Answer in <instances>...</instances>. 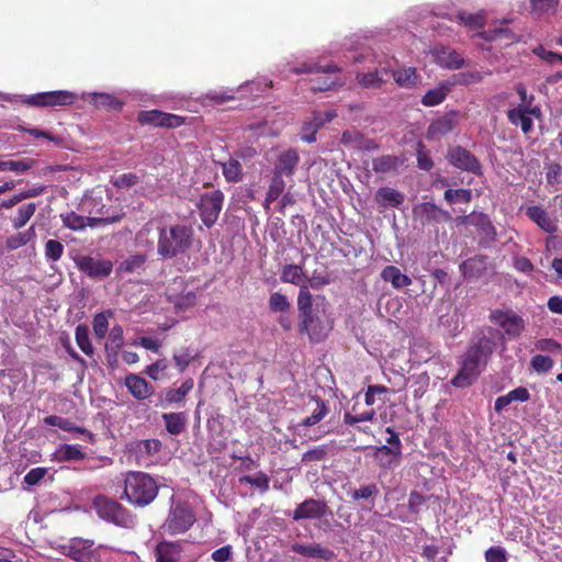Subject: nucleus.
Returning a JSON list of instances; mask_svg holds the SVG:
<instances>
[{"instance_id": "obj_1", "label": "nucleus", "mask_w": 562, "mask_h": 562, "mask_svg": "<svg viewBox=\"0 0 562 562\" xmlns=\"http://www.w3.org/2000/svg\"><path fill=\"white\" fill-rule=\"evenodd\" d=\"M155 231L158 233L157 255L161 259L178 258L192 247L194 232L191 225L176 223L156 226L154 220L146 222L136 233V243L139 246L153 247Z\"/></svg>"}, {"instance_id": "obj_2", "label": "nucleus", "mask_w": 562, "mask_h": 562, "mask_svg": "<svg viewBox=\"0 0 562 562\" xmlns=\"http://www.w3.org/2000/svg\"><path fill=\"white\" fill-rule=\"evenodd\" d=\"M493 353V342L486 337L471 346L464 355L459 372L452 378L451 384L456 387L470 386L480 375L481 369L486 364Z\"/></svg>"}, {"instance_id": "obj_3", "label": "nucleus", "mask_w": 562, "mask_h": 562, "mask_svg": "<svg viewBox=\"0 0 562 562\" xmlns=\"http://www.w3.org/2000/svg\"><path fill=\"white\" fill-rule=\"evenodd\" d=\"M159 485L145 472L130 471L124 480V496L134 506L149 505L157 496Z\"/></svg>"}, {"instance_id": "obj_4", "label": "nucleus", "mask_w": 562, "mask_h": 562, "mask_svg": "<svg viewBox=\"0 0 562 562\" xmlns=\"http://www.w3.org/2000/svg\"><path fill=\"white\" fill-rule=\"evenodd\" d=\"M93 506L98 516L108 522L124 528H132L135 525V516L114 499L104 495H97L93 499Z\"/></svg>"}, {"instance_id": "obj_5", "label": "nucleus", "mask_w": 562, "mask_h": 562, "mask_svg": "<svg viewBox=\"0 0 562 562\" xmlns=\"http://www.w3.org/2000/svg\"><path fill=\"white\" fill-rule=\"evenodd\" d=\"M76 268L91 280L101 281L111 276L114 265L112 260L101 256L77 255L74 257Z\"/></svg>"}, {"instance_id": "obj_6", "label": "nucleus", "mask_w": 562, "mask_h": 562, "mask_svg": "<svg viewBox=\"0 0 562 562\" xmlns=\"http://www.w3.org/2000/svg\"><path fill=\"white\" fill-rule=\"evenodd\" d=\"M390 437L386 439L387 445L376 447L373 452V459L383 470H390L397 467L402 458V442L398 434L392 428L386 427Z\"/></svg>"}, {"instance_id": "obj_7", "label": "nucleus", "mask_w": 562, "mask_h": 562, "mask_svg": "<svg viewBox=\"0 0 562 562\" xmlns=\"http://www.w3.org/2000/svg\"><path fill=\"white\" fill-rule=\"evenodd\" d=\"M224 193L221 190H214L203 193L198 203L196 209L201 222L207 228L215 225L224 204Z\"/></svg>"}, {"instance_id": "obj_8", "label": "nucleus", "mask_w": 562, "mask_h": 562, "mask_svg": "<svg viewBox=\"0 0 562 562\" xmlns=\"http://www.w3.org/2000/svg\"><path fill=\"white\" fill-rule=\"evenodd\" d=\"M195 514L187 502L177 503L166 520L167 531L175 536L187 532L195 522Z\"/></svg>"}, {"instance_id": "obj_9", "label": "nucleus", "mask_w": 562, "mask_h": 562, "mask_svg": "<svg viewBox=\"0 0 562 562\" xmlns=\"http://www.w3.org/2000/svg\"><path fill=\"white\" fill-rule=\"evenodd\" d=\"M490 321L501 327L509 338H517L525 330V321L513 310H494Z\"/></svg>"}, {"instance_id": "obj_10", "label": "nucleus", "mask_w": 562, "mask_h": 562, "mask_svg": "<svg viewBox=\"0 0 562 562\" xmlns=\"http://www.w3.org/2000/svg\"><path fill=\"white\" fill-rule=\"evenodd\" d=\"M65 227L71 231H82L86 227H97L99 225H108L117 223L123 218V214L106 215L103 217L82 216L71 211L60 215Z\"/></svg>"}, {"instance_id": "obj_11", "label": "nucleus", "mask_w": 562, "mask_h": 562, "mask_svg": "<svg viewBox=\"0 0 562 562\" xmlns=\"http://www.w3.org/2000/svg\"><path fill=\"white\" fill-rule=\"evenodd\" d=\"M541 115V109L538 105L530 106V104H518L507 111L509 123L520 126L524 134H529L533 130L532 117L540 119Z\"/></svg>"}, {"instance_id": "obj_12", "label": "nucleus", "mask_w": 562, "mask_h": 562, "mask_svg": "<svg viewBox=\"0 0 562 562\" xmlns=\"http://www.w3.org/2000/svg\"><path fill=\"white\" fill-rule=\"evenodd\" d=\"M448 161L456 168L474 175L482 173V166L479 159L462 146L450 148L447 154Z\"/></svg>"}, {"instance_id": "obj_13", "label": "nucleus", "mask_w": 562, "mask_h": 562, "mask_svg": "<svg viewBox=\"0 0 562 562\" xmlns=\"http://www.w3.org/2000/svg\"><path fill=\"white\" fill-rule=\"evenodd\" d=\"M92 546L91 540L72 539L69 544L63 546V553L77 562H100V555Z\"/></svg>"}, {"instance_id": "obj_14", "label": "nucleus", "mask_w": 562, "mask_h": 562, "mask_svg": "<svg viewBox=\"0 0 562 562\" xmlns=\"http://www.w3.org/2000/svg\"><path fill=\"white\" fill-rule=\"evenodd\" d=\"M413 215L423 225L440 222H449L451 215L431 202H423L413 207Z\"/></svg>"}, {"instance_id": "obj_15", "label": "nucleus", "mask_w": 562, "mask_h": 562, "mask_svg": "<svg viewBox=\"0 0 562 562\" xmlns=\"http://www.w3.org/2000/svg\"><path fill=\"white\" fill-rule=\"evenodd\" d=\"M328 505L325 501L307 498L296 506L293 510L292 519L294 521L303 519H319L328 512Z\"/></svg>"}, {"instance_id": "obj_16", "label": "nucleus", "mask_w": 562, "mask_h": 562, "mask_svg": "<svg viewBox=\"0 0 562 562\" xmlns=\"http://www.w3.org/2000/svg\"><path fill=\"white\" fill-rule=\"evenodd\" d=\"M300 334H307L312 341H321L325 338L326 333L323 330L321 319L313 313V310L299 312Z\"/></svg>"}, {"instance_id": "obj_17", "label": "nucleus", "mask_w": 562, "mask_h": 562, "mask_svg": "<svg viewBox=\"0 0 562 562\" xmlns=\"http://www.w3.org/2000/svg\"><path fill=\"white\" fill-rule=\"evenodd\" d=\"M526 216L540 229L548 234H555L559 231L558 220L552 217L542 205H531L525 210Z\"/></svg>"}, {"instance_id": "obj_18", "label": "nucleus", "mask_w": 562, "mask_h": 562, "mask_svg": "<svg viewBox=\"0 0 562 562\" xmlns=\"http://www.w3.org/2000/svg\"><path fill=\"white\" fill-rule=\"evenodd\" d=\"M299 164V151L294 148L285 149L277 156L272 173L279 175L281 177L291 178L294 176Z\"/></svg>"}, {"instance_id": "obj_19", "label": "nucleus", "mask_w": 562, "mask_h": 562, "mask_svg": "<svg viewBox=\"0 0 562 562\" xmlns=\"http://www.w3.org/2000/svg\"><path fill=\"white\" fill-rule=\"evenodd\" d=\"M456 124V113H446L429 124L426 137L429 140H437L451 133L454 130Z\"/></svg>"}, {"instance_id": "obj_20", "label": "nucleus", "mask_w": 562, "mask_h": 562, "mask_svg": "<svg viewBox=\"0 0 562 562\" xmlns=\"http://www.w3.org/2000/svg\"><path fill=\"white\" fill-rule=\"evenodd\" d=\"M162 443L158 439H140L132 441L128 445V451L133 453L138 461L150 458L160 452Z\"/></svg>"}, {"instance_id": "obj_21", "label": "nucleus", "mask_w": 562, "mask_h": 562, "mask_svg": "<svg viewBox=\"0 0 562 562\" xmlns=\"http://www.w3.org/2000/svg\"><path fill=\"white\" fill-rule=\"evenodd\" d=\"M291 550L304 558H316L324 561H330L335 557V553L330 549L324 548L319 543L303 544L295 542L291 546Z\"/></svg>"}, {"instance_id": "obj_22", "label": "nucleus", "mask_w": 562, "mask_h": 562, "mask_svg": "<svg viewBox=\"0 0 562 562\" xmlns=\"http://www.w3.org/2000/svg\"><path fill=\"white\" fill-rule=\"evenodd\" d=\"M182 551L180 542L161 541L155 548L156 562H179Z\"/></svg>"}, {"instance_id": "obj_23", "label": "nucleus", "mask_w": 562, "mask_h": 562, "mask_svg": "<svg viewBox=\"0 0 562 562\" xmlns=\"http://www.w3.org/2000/svg\"><path fill=\"white\" fill-rule=\"evenodd\" d=\"M390 78V70L386 68L375 69L374 71L357 72L358 83L366 89H379Z\"/></svg>"}, {"instance_id": "obj_24", "label": "nucleus", "mask_w": 562, "mask_h": 562, "mask_svg": "<svg viewBox=\"0 0 562 562\" xmlns=\"http://www.w3.org/2000/svg\"><path fill=\"white\" fill-rule=\"evenodd\" d=\"M125 386L136 400H146L153 394V387L142 376L130 373L125 378Z\"/></svg>"}, {"instance_id": "obj_25", "label": "nucleus", "mask_w": 562, "mask_h": 562, "mask_svg": "<svg viewBox=\"0 0 562 562\" xmlns=\"http://www.w3.org/2000/svg\"><path fill=\"white\" fill-rule=\"evenodd\" d=\"M375 201L382 207H397L404 202V194L393 188L382 187L375 193Z\"/></svg>"}, {"instance_id": "obj_26", "label": "nucleus", "mask_w": 562, "mask_h": 562, "mask_svg": "<svg viewBox=\"0 0 562 562\" xmlns=\"http://www.w3.org/2000/svg\"><path fill=\"white\" fill-rule=\"evenodd\" d=\"M162 419L165 422L166 430L172 435L178 436L186 430L188 418L186 413L177 412V413H165L162 414Z\"/></svg>"}, {"instance_id": "obj_27", "label": "nucleus", "mask_w": 562, "mask_h": 562, "mask_svg": "<svg viewBox=\"0 0 562 562\" xmlns=\"http://www.w3.org/2000/svg\"><path fill=\"white\" fill-rule=\"evenodd\" d=\"M381 278L385 282H391L395 289H402L412 284V279L407 274L402 273L395 266H386L381 272Z\"/></svg>"}, {"instance_id": "obj_28", "label": "nucleus", "mask_w": 562, "mask_h": 562, "mask_svg": "<svg viewBox=\"0 0 562 562\" xmlns=\"http://www.w3.org/2000/svg\"><path fill=\"white\" fill-rule=\"evenodd\" d=\"M380 491L375 483L360 485L351 492H348L350 498L355 502L364 501L370 504L368 507L371 509L374 506V499L379 495Z\"/></svg>"}, {"instance_id": "obj_29", "label": "nucleus", "mask_w": 562, "mask_h": 562, "mask_svg": "<svg viewBox=\"0 0 562 562\" xmlns=\"http://www.w3.org/2000/svg\"><path fill=\"white\" fill-rule=\"evenodd\" d=\"M220 166L227 182L237 183L243 181L244 169L238 159L231 157L227 161L220 162Z\"/></svg>"}, {"instance_id": "obj_30", "label": "nucleus", "mask_w": 562, "mask_h": 562, "mask_svg": "<svg viewBox=\"0 0 562 562\" xmlns=\"http://www.w3.org/2000/svg\"><path fill=\"white\" fill-rule=\"evenodd\" d=\"M86 453L77 445H60L54 452V460L58 462L80 461Z\"/></svg>"}, {"instance_id": "obj_31", "label": "nucleus", "mask_w": 562, "mask_h": 562, "mask_svg": "<svg viewBox=\"0 0 562 562\" xmlns=\"http://www.w3.org/2000/svg\"><path fill=\"white\" fill-rule=\"evenodd\" d=\"M312 401L315 407L310 416L299 423V427H312L318 424L329 413V408L324 400L321 397H312Z\"/></svg>"}, {"instance_id": "obj_32", "label": "nucleus", "mask_w": 562, "mask_h": 562, "mask_svg": "<svg viewBox=\"0 0 562 562\" xmlns=\"http://www.w3.org/2000/svg\"><path fill=\"white\" fill-rule=\"evenodd\" d=\"M280 279L284 283H291L300 288L302 284H306L303 267L300 265H285Z\"/></svg>"}, {"instance_id": "obj_33", "label": "nucleus", "mask_w": 562, "mask_h": 562, "mask_svg": "<svg viewBox=\"0 0 562 562\" xmlns=\"http://www.w3.org/2000/svg\"><path fill=\"white\" fill-rule=\"evenodd\" d=\"M400 165L401 160L395 155H382L372 160V169L376 173L395 171Z\"/></svg>"}, {"instance_id": "obj_34", "label": "nucleus", "mask_w": 562, "mask_h": 562, "mask_svg": "<svg viewBox=\"0 0 562 562\" xmlns=\"http://www.w3.org/2000/svg\"><path fill=\"white\" fill-rule=\"evenodd\" d=\"M92 103L97 108L105 109V110H113V111H121L123 108V102L119 100L116 97L104 93V92H94L91 95Z\"/></svg>"}, {"instance_id": "obj_35", "label": "nucleus", "mask_w": 562, "mask_h": 562, "mask_svg": "<svg viewBox=\"0 0 562 562\" xmlns=\"http://www.w3.org/2000/svg\"><path fill=\"white\" fill-rule=\"evenodd\" d=\"M124 344L123 328L120 325L112 327L109 334L108 341L105 344V351L108 358L117 356L119 350Z\"/></svg>"}, {"instance_id": "obj_36", "label": "nucleus", "mask_w": 562, "mask_h": 562, "mask_svg": "<svg viewBox=\"0 0 562 562\" xmlns=\"http://www.w3.org/2000/svg\"><path fill=\"white\" fill-rule=\"evenodd\" d=\"M192 379H187L178 389H169L165 394V402L168 404H179L183 402L187 394L193 389Z\"/></svg>"}, {"instance_id": "obj_37", "label": "nucleus", "mask_w": 562, "mask_h": 562, "mask_svg": "<svg viewBox=\"0 0 562 562\" xmlns=\"http://www.w3.org/2000/svg\"><path fill=\"white\" fill-rule=\"evenodd\" d=\"M147 261V256L144 254H134L123 260L119 267V273H134L140 270Z\"/></svg>"}, {"instance_id": "obj_38", "label": "nucleus", "mask_w": 562, "mask_h": 562, "mask_svg": "<svg viewBox=\"0 0 562 562\" xmlns=\"http://www.w3.org/2000/svg\"><path fill=\"white\" fill-rule=\"evenodd\" d=\"M334 72L326 74L325 77H316L310 80L311 90L313 92H324L336 89L338 86H341L338 77H331Z\"/></svg>"}, {"instance_id": "obj_39", "label": "nucleus", "mask_w": 562, "mask_h": 562, "mask_svg": "<svg viewBox=\"0 0 562 562\" xmlns=\"http://www.w3.org/2000/svg\"><path fill=\"white\" fill-rule=\"evenodd\" d=\"M438 63L441 67L447 69H460L464 65V59L457 50L443 49L438 55Z\"/></svg>"}, {"instance_id": "obj_40", "label": "nucleus", "mask_w": 562, "mask_h": 562, "mask_svg": "<svg viewBox=\"0 0 562 562\" xmlns=\"http://www.w3.org/2000/svg\"><path fill=\"white\" fill-rule=\"evenodd\" d=\"M235 100L234 93L228 91H209L201 94L200 101L203 105H222L225 102Z\"/></svg>"}, {"instance_id": "obj_41", "label": "nucleus", "mask_w": 562, "mask_h": 562, "mask_svg": "<svg viewBox=\"0 0 562 562\" xmlns=\"http://www.w3.org/2000/svg\"><path fill=\"white\" fill-rule=\"evenodd\" d=\"M390 76H392L395 82L403 88H412L417 82L416 69L413 67L401 69L397 71L390 70Z\"/></svg>"}, {"instance_id": "obj_42", "label": "nucleus", "mask_w": 562, "mask_h": 562, "mask_svg": "<svg viewBox=\"0 0 562 562\" xmlns=\"http://www.w3.org/2000/svg\"><path fill=\"white\" fill-rule=\"evenodd\" d=\"M328 445H319L312 449H308L306 452L302 454L301 463L305 465H310L316 462H321L327 459L329 453Z\"/></svg>"}, {"instance_id": "obj_43", "label": "nucleus", "mask_w": 562, "mask_h": 562, "mask_svg": "<svg viewBox=\"0 0 562 562\" xmlns=\"http://www.w3.org/2000/svg\"><path fill=\"white\" fill-rule=\"evenodd\" d=\"M35 228L32 225L29 229L10 236L5 241V247L8 250L19 249L20 247L26 245L29 241L35 238Z\"/></svg>"}, {"instance_id": "obj_44", "label": "nucleus", "mask_w": 562, "mask_h": 562, "mask_svg": "<svg viewBox=\"0 0 562 562\" xmlns=\"http://www.w3.org/2000/svg\"><path fill=\"white\" fill-rule=\"evenodd\" d=\"M164 119L165 112L159 110L139 111L137 113V122L140 125L164 127Z\"/></svg>"}, {"instance_id": "obj_45", "label": "nucleus", "mask_w": 562, "mask_h": 562, "mask_svg": "<svg viewBox=\"0 0 562 562\" xmlns=\"http://www.w3.org/2000/svg\"><path fill=\"white\" fill-rule=\"evenodd\" d=\"M292 72L295 75L301 74H330V72H339V68L336 65H327L322 67L315 63H303L300 66H296L292 69Z\"/></svg>"}, {"instance_id": "obj_46", "label": "nucleus", "mask_w": 562, "mask_h": 562, "mask_svg": "<svg viewBox=\"0 0 562 562\" xmlns=\"http://www.w3.org/2000/svg\"><path fill=\"white\" fill-rule=\"evenodd\" d=\"M36 211V204L34 202L25 203L18 210V214L12 218V226L15 229H20L26 225Z\"/></svg>"}, {"instance_id": "obj_47", "label": "nucleus", "mask_w": 562, "mask_h": 562, "mask_svg": "<svg viewBox=\"0 0 562 562\" xmlns=\"http://www.w3.org/2000/svg\"><path fill=\"white\" fill-rule=\"evenodd\" d=\"M50 108L67 106L75 103L77 97L67 90L48 91Z\"/></svg>"}, {"instance_id": "obj_48", "label": "nucleus", "mask_w": 562, "mask_h": 562, "mask_svg": "<svg viewBox=\"0 0 562 562\" xmlns=\"http://www.w3.org/2000/svg\"><path fill=\"white\" fill-rule=\"evenodd\" d=\"M35 165V160L26 158L24 160H1L0 171H12L16 173H23Z\"/></svg>"}, {"instance_id": "obj_49", "label": "nucleus", "mask_w": 562, "mask_h": 562, "mask_svg": "<svg viewBox=\"0 0 562 562\" xmlns=\"http://www.w3.org/2000/svg\"><path fill=\"white\" fill-rule=\"evenodd\" d=\"M239 483H247L258 488L260 493H266L269 490L270 479L265 472L259 471L255 476L244 475L239 477Z\"/></svg>"}, {"instance_id": "obj_50", "label": "nucleus", "mask_w": 562, "mask_h": 562, "mask_svg": "<svg viewBox=\"0 0 562 562\" xmlns=\"http://www.w3.org/2000/svg\"><path fill=\"white\" fill-rule=\"evenodd\" d=\"M457 19L472 30L482 29L485 25V14L484 13H468V12H458Z\"/></svg>"}, {"instance_id": "obj_51", "label": "nucleus", "mask_w": 562, "mask_h": 562, "mask_svg": "<svg viewBox=\"0 0 562 562\" xmlns=\"http://www.w3.org/2000/svg\"><path fill=\"white\" fill-rule=\"evenodd\" d=\"M112 315L111 311L98 313L93 317L92 327L94 336L98 339H103L109 329V317Z\"/></svg>"}, {"instance_id": "obj_52", "label": "nucleus", "mask_w": 562, "mask_h": 562, "mask_svg": "<svg viewBox=\"0 0 562 562\" xmlns=\"http://www.w3.org/2000/svg\"><path fill=\"white\" fill-rule=\"evenodd\" d=\"M447 94H448V89L446 87H438L435 89H430L422 98V104L425 106L438 105L445 101Z\"/></svg>"}, {"instance_id": "obj_53", "label": "nucleus", "mask_w": 562, "mask_h": 562, "mask_svg": "<svg viewBox=\"0 0 562 562\" xmlns=\"http://www.w3.org/2000/svg\"><path fill=\"white\" fill-rule=\"evenodd\" d=\"M76 342L78 347L85 352L87 356L93 355V347L89 339V330L85 325H78L76 328Z\"/></svg>"}, {"instance_id": "obj_54", "label": "nucleus", "mask_w": 562, "mask_h": 562, "mask_svg": "<svg viewBox=\"0 0 562 562\" xmlns=\"http://www.w3.org/2000/svg\"><path fill=\"white\" fill-rule=\"evenodd\" d=\"M483 261L479 258H470L460 265V270L465 278H477L482 273Z\"/></svg>"}, {"instance_id": "obj_55", "label": "nucleus", "mask_w": 562, "mask_h": 562, "mask_svg": "<svg viewBox=\"0 0 562 562\" xmlns=\"http://www.w3.org/2000/svg\"><path fill=\"white\" fill-rule=\"evenodd\" d=\"M285 189V181L283 177L272 173V178L266 194L268 195V202H274L279 196L282 195Z\"/></svg>"}, {"instance_id": "obj_56", "label": "nucleus", "mask_w": 562, "mask_h": 562, "mask_svg": "<svg viewBox=\"0 0 562 562\" xmlns=\"http://www.w3.org/2000/svg\"><path fill=\"white\" fill-rule=\"evenodd\" d=\"M376 417V413L373 408L362 412L360 414H353L352 412L344 413V423L348 426H355L362 422H373Z\"/></svg>"}, {"instance_id": "obj_57", "label": "nucleus", "mask_w": 562, "mask_h": 562, "mask_svg": "<svg viewBox=\"0 0 562 562\" xmlns=\"http://www.w3.org/2000/svg\"><path fill=\"white\" fill-rule=\"evenodd\" d=\"M472 199V191L470 189H448L445 191V200L449 204L456 202L469 203Z\"/></svg>"}, {"instance_id": "obj_58", "label": "nucleus", "mask_w": 562, "mask_h": 562, "mask_svg": "<svg viewBox=\"0 0 562 562\" xmlns=\"http://www.w3.org/2000/svg\"><path fill=\"white\" fill-rule=\"evenodd\" d=\"M290 307H291V304L284 294L280 293V292H274L270 295L269 308L272 312L284 313V312H288L290 310Z\"/></svg>"}, {"instance_id": "obj_59", "label": "nucleus", "mask_w": 562, "mask_h": 562, "mask_svg": "<svg viewBox=\"0 0 562 562\" xmlns=\"http://www.w3.org/2000/svg\"><path fill=\"white\" fill-rule=\"evenodd\" d=\"M416 157L417 166L419 169L429 171L434 167V161L429 155V151L422 142L417 143Z\"/></svg>"}, {"instance_id": "obj_60", "label": "nucleus", "mask_w": 562, "mask_h": 562, "mask_svg": "<svg viewBox=\"0 0 562 562\" xmlns=\"http://www.w3.org/2000/svg\"><path fill=\"white\" fill-rule=\"evenodd\" d=\"M554 361L549 356L536 355L530 360V366L537 373H547L553 368Z\"/></svg>"}, {"instance_id": "obj_61", "label": "nucleus", "mask_w": 562, "mask_h": 562, "mask_svg": "<svg viewBox=\"0 0 562 562\" xmlns=\"http://www.w3.org/2000/svg\"><path fill=\"white\" fill-rule=\"evenodd\" d=\"M64 245L56 239H48L45 243V257L47 260L58 261L64 255Z\"/></svg>"}, {"instance_id": "obj_62", "label": "nucleus", "mask_w": 562, "mask_h": 562, "mask_svg": "<svg viewBox=\"0 0 562 562\" xmlns=\"http://www.w3.org/2000/svg\"><path fill=\"white\" fill-rule=\"evenodd\" d=\"M59 428L68 432L83 435L89 442H93L94 440V435L91 431L83 427L77 426L74 422H71L68 418L61 417Z\"/></svg>"}, {"instance_id": "obj_63", "label": "nucleus", "mask_w": 562, "mask_h": 562, "mask_svg": "<svg viewBox=\"0 0 562 562\" xmlns=\"http://www.w3.org/2000/svg\"><path fill=\"white\" fill-rule=\"evenodd\" d=\"M562 166L559 162H550L546 166V180L548 186H555L561 182Z\"/></svg>"}, {"instance_id": "obj_64", "label": "nucleus", "mask_w": 562, "mask_h": 562, "mask_svg": "<svg viewBox=\"0 0 562 562\" xmlns=\"http://www.w3.org/2000/svg\"><path fill=\"white\" fill-rule=\"evenodd\" d=\"M484 558H485L486 562H507L508 561L507 551L501 546H495V547L488 548L484 553Z\"/></svg>"}]
</instances>
